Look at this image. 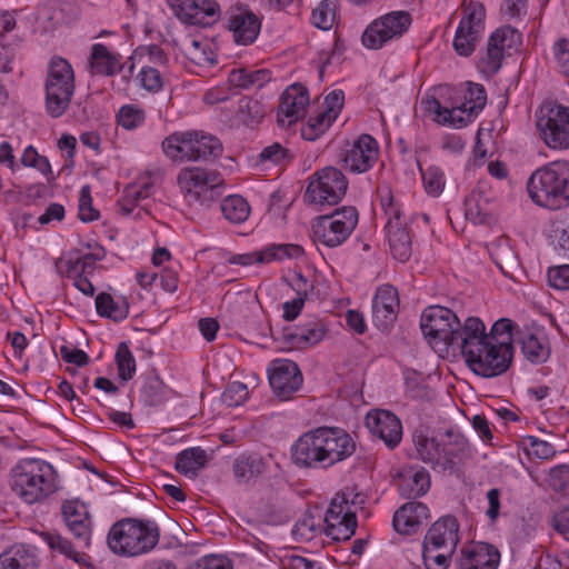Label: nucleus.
Here are the masks:
<instances>
[{
	"label": "nucleus",
	"mask_w": 569,
	"mask_h": 569,
	"mask_svg": "<svg viewBox=\"0 0 569 569\" xmlns=\"http://www.w3.org/2000/svg\"><path fill=\"white\" fill-rule=\"evenodd\" d=\"M481 32L457 28L453 39V48L460 56L468 57L475 49Z\"/></svg>",
	"instance_id": "obj_51"
},
{
	"label": "nucleus",
	"mask_w": 569,
	"mask_h": 569,
	"mask_svg": "<svg viewBox=\"0 0 569 569\" xmlns=\"http://www.w3.org/2000/svg\"><path fill=\"white\" fill-rule=\"evenodd\" d=\"M381 206L385 210V214L388 218L386 229H388L391 224H397V227L407 224L400 206L395 203V199L390 193L381 198Z\"/></svg>",
	"instance_id": "obj_58"
},
{
	"label": "nucleus",
	"mask_w": 569,
	"mask_h": 569,
	"mask_svg": "<svg viewBox=\"0 0 569 569\" xmlns=\"http://www.w3.org/2000/svg\"><path fill=\"white\" fill-rule=\"evenodd\" d=\"M466 219L473 224H482L487 222L489 217L487 199L481 192L472 191L465 200Z\"/></svg>",
	"instance_id": "obj_40"
},
{
	"label": "nucleus",
	"mask_w": 569,
	"mask_h": 569,
	"mask_svg": "<svg viewBox=\"0 0 569 569\" xmlns=\"http://www.w3.org/2000/svg\"><path fill=\"white\" fill-rule=\"evenodd\" d=\"M184 7L187 20L193 24H211L219 18V6L214 0H189Z\"/></svg>",
	"instance_id": "obj_30"
},
{
	"label": "nucleus",
	"mask_w": 569,
	"mask_h": 569,
	"mask_svg": "<svg viewBox=\"0 0 569 569\" xmlns=\"http://www.w3.org/2000/svg\"><path fill=\"white\" fill-rule=\"evenodd\" d=\"M79 219L83 222H91L99 219V211L92 207V198L89 186H83L80 190Z\"/></svg>",
	"instance_id": "obj_57"
},
{
	"label": "nucleus",
	"mask_w": 569,
	"mask_h": 569,
	"mask_svg": "<svg viewBox=\"0 0 569 569\" xmlns=\"http://www.w3.org/2000/svg\"><path fill=\"white\" fill-rule=\"evenodd\" d=\"M249 391L247 385L240 381L231 382L223 391L221 398L228 407L242 405L248 398Z\"/></svg>",
	"instance_id": "obj_55"
},
{
	"label": "nucleus",
	"mask_w": 569,
	"mask_h": 569,
	"mask_svg": "<svg viewBox=\"0 0 569 569\" xmlns=\"http://www.w3.org/2000/svg\"><path fill=\"white\" fill-rule=\"evenodd\" d=\"M41 538L53 552H58L69 559H72L78 565L88 563L89 557L83 552L77 551L72 543L60 533L46 531L41 532Z\"/></svg>",
	"instance_id": "obj_35"
},
{
	"label": "nucleus",
	"mask_w": 569,
	"mask_h": 569,
	"mask_svg": "<svg viewBox=\"0 0 569 569\" xmlns=\"http://www.w3.org/2000/svg\"><path fill=\"white\" fill-rule=\"evenodd\" d=\"M536 126L541 139L551 149H569V107L548 103L537 113Z\"/></svg>",
	"instance_id": "obj_15"
},
{
	"label": "nucleus",
	"mask_w": 569,
	"mask_h": 569,
	"mask_svg": "<svg viewBox=\"0 0 569 569\" xmlns=\"http://www.w3.org/2000/svg\"><path fill=\"white\" fill-rule=\"evenodd\" d=\"M379 153L378 142L370 134H361L342 158L345 169L353 173L368 171L377 161Z\"/></svg>",
	"instance_id": "obj_19"
},
{
	"label": "nucleus",
	"mask_w": 569,
	"mask_h": 569,
	"mask_svg": "<svg viewBox=\"0 0 569 569\" xmlns=\"http://www.w3.org/2000/svg\"><path fill=\"white\" fill-rule=\"evenodd\" d=\"M352 497V491L342 490L332 498L323 518V529L315 517L308 515L297 521L292 533L301 540H311L318 530H323L336 541L350 539L357 528L356 502Z\"/></svg>",
	"instance_id": "obj_2"
},
{
	"label": "nucleus",
	"mask_w": 569,
	"mask_h": 569,
	"mask_svg": "<svg viewBox=\"0 0 569 569\" xmlns=\"http://www.w3.org/2000/svg\"><path fill=\"white\" fill-rule=\"evenodd\" d=\"M463 101L451 108L443 107L438 99L428 98L425 103L427 112L435 114L433 120L441 124L461 128L475 120L487 103V92L482 84L468 82L462 96Z\"/></svg>",
	"instance_id": "obj_9"
},
{
	"label": "nucleus",
	"mask_w": 569,
	"mask_h": 569,
	"mask_svg": "<svg viewBox=\"0 0 569 569\" xmlns=\"http://www.w3.org/2000/svg\"><path fill=\"white\" fill-rule=\"evenodd\" d=\"M303 248L295 243H281L272 244L263 249L264 262H271L274 260L282 261L287 258L298 259L303 256Z\"/></svg>",
	"instance_id": "obj_46"
},
{
	"label": "nucleus",
	"mask_w": 569,
	"mask_h": 569,
	"mask_svg": "<svg viewBox=\"0 0 569 569\" xmlns=\"http://www.w3.org/2000/svg\"><path fill=\"white\" fill-rule=\"evenodd\" d=\"M97 312L113 321H122L128 317L129 303L126 300L114 301L111 295L101 292L96 297Z\"/></svg>",
	"instance_id": "obj_36"
},
{
	"label": "nucleus",
	"mask_w": 569,
	"mask_h": 569,
	"mask_svg": "<svg viewBox=\"0 0 569 569\" xmlns=\"http://www.w3.org/2000/svg\"><path fill=\"white\" fill-rule=\"evenodd\" d=\"M503 53L493 43H487L486 51L481 53L478 61L479 71L486 77L495 76L501 68Z\"/></svg>",
	"instance_id": "obj_44"
},
{
	"label": "nucleus",
	"mask_w": 569,
	"mask_h": 569,
	"mask_svg": "<svg viewBox=\"0 0 569 569\" xmlns=\"http://www.w3.org/2000/svg\"><path fill=\"white\" fill-rule=\"evenodd\" d=\"M118 375L123 381L130 380L136 372V360L126 342L118 346L116 352Z\"/></svg>",
	"instance_id": "obj_49"
},
{
	"label": "nucleus",
	"mask_w": 569,
	"mask_h": 569,
	"mask_svg": "<svg viewBox=\"0 0 569 569\" xmlns=\"http://www.w3.org/2000/svg\"><path fill=\"white\" fill-rule=\"evenodd\" d=\"M412 23L406 10L391 11L372 20L365 29L361 41L367 49L377 50L400 39Z\"/></svg>",
	"instance_id": "obj_14"
},
{
	"label": "nucleus",
	"mask_w": 569,
	"mask_h": 569,
	"mask_svg": "<svg viewBox=\"0 0 569 569\" xmlns=\"http://www.w3.org/2000/svg\"><path fill=\"white\" fill-rule=\"evenodd\" d=\"M169 393L170 389L157 375L149 376L141 388V398L148 406L162 403Z\"/></svg>",
	"instance_id": "obj_41"
},
{
	"label": "nucleus",
	"mask_w": 569,
	"mask_h": 569,
	"mask_svg": "<svg viewBox=\"0 0 569 569\" xmlns=\"http://www.w3.org/2000/svg\"><path fill=\"white\" fill-rule=\"evenodd\" d=\"M152 186L150 181L128 186L118 201L121 212L129 216L141 200L150 197Z\"/></svg>",
	"instance_id": "obj_39"
},
{
	"label": "nucleus",
	"mask_w": 569,
	"mask_h": 569,
	"mask_svg": "<svg viewBox=\"0 0 569 569\" xmlns=\"http://www.w3.org/2000/svg\"><path fill=\"white\" fill-rule=\"evenodd\" d=\"M335 13L331 7V2L325 0L319 3L317 8L313 9L311 13V23L322 30H328L331 28L333 22Z\"/></svg>",
	"instance_id": "obj_56"
},
{
	"label": "nucleus",
	"mask_w": 569,
	"mask_h": 569,
	"mask_svg": "<svg viewBox=\"0 0 569 569\" xmlns=\"http://www.w3.org/2000/svg\"><path fill=\"white\" fill-rule=\"evenodd\" d=\"M512 328H513V322L510 319H506V318L499 319L498 321H496L492 325L490 332L487 333V337H493L492 340H496V341L505 340L508 346H512V336H511Z\"/></svg>",
	"instance_id": "obj_63"
},
{
	"label": "nucleus",
	"mask_w": 569,
	"mask_h": 569,
	"mask_svg": "<svg viewBox=\"0 0 569 569\" xmlns=\"http://www.w3.org/2000/svg\"><path fill=\"white\" fill-rule=\"evenodd\" d=\"M146 111L137 104H126L117 113V122L127 130H133L143 124Z\"/></svg>",
	"instance_id": "obj_47"
},
{
	"label": "nucleus",
	"mask_w": 569,
	"mask_h": 569,
	"mask_svg": "<svg viewBox=\"0 0 569 569\" xmlns=\"http://www.w3.org/2000/svg\"><path fill=\"white\" fill-rule=\"evenodd\" d=\"M500 553L491 545L479 542L462 547L457 559V569H496Z\"/></svg>",
	"instance_id": "obj_26"
},
{
	"label": "nucleus",
	"mask_w": 569,
	"mask_h": 569,
	"mask_svg": "<svg viewBox=\"0 0 569 569\" xmlns=\"http://www.w3.org/2000/svg\"><path fill=\"white\" fill-rule=\"evenodd\" d=\"M293 286L297 290V297L293 300L286 301L283 303V318L287 321H292L299 316L308 292L313 288V286L301 273L296 274Z\"/></svg>",
	"instance_id": "obj_37"
},
{
	"label": "nucleus",
	"mask_w": 569,
	"mask_h": 569,
	"mask_svg": "<svg viewBox=\"0 0 569 569\" xmlns=\"http://www.w3.org/2000/svg\"><path fill=\"white\" fill-rule=\"evenodd\" d=\"M302 375L296 362L276 360L269 375V383L273 392L281 399L288 400L302 385Z\"/></svg>",
	"instance_id": "obj_17"
},
{
	"label": "nucleus",
	"mask_w": 569,
	"mask_h": 569,
	"mask_svg": "<svg viewBox=\"0 0 569 569\" xmlns=\"http://www.w3.org/2000/svg\"><path fill=\"white\" fill-rule=\"evenodd\" d=\"M422 547V558L427 569H448L452 553L442 550V548Z\"/></svg>",
	"instance_id": "obj_52"
},
{
	"label": "nucleus",
	"mask_w": 569,
	"mask_h": 569,
	"mask_svg": "<svg viewBox=\"0 0 569 569\" xmlns=\"http://www.w3.org/2000/svg\"><path fill=\"white\" fill-rule=\"evenodd\" d=\"M46 110L52 118L61 117L68 109L74 92V74L71 64L61 57L51 59L46 79Z\"/></svg>",
	"instance_id": "obj_10"
},
{
	"label": "nucleus",
	"mask_w": 569,
	"mask_h": 569,
	"mask_svg": "<svg viewBox=\"0 0 569 569\" xmlns=\"http://www.w3.org/2000/svg\"><path fill=\"white\" fill-rule=\"evenodd\" d=\"M57 471L46 460L24 458L10 470L11 491L24 503L42 502L58 489Z\"/></svg>",
	"instance_id": "obj_3"
},
{
	"label": "nucleus",
	"mask_w": 569,
	"mask_h": 569,
	"mask_svg": "<svg viewBox=\"0 0 569 569\" xmlns=\"http://www.w3.org/2000/svg\"><path fill=\"white\" fill-rule=\"evenodd\" d=\"M159 539L160 529L154 521L127 518L112 525L107 543L114 555L137 557L151 551Z\"/></svg>",
	"instance_id": "obj_6"
},
{
	"label": "nucleus",
	"mask_w": 569,
	"mask_h": 569,
	"mask_svg": "<svg viewBox=\"0 0 569 569\" xmlns=\"http://www.w3.org/2000/svg\"><path fill=\"white\" fill-rule=\"evenodd\" d=\"M419 168L427 193L438 197L443 191L446 184L445 172L437 166H430L426 170H422L421 167Z\"/></svg>",
	"instance_id": "obj_48"
},
{
	"label": "nucleus",
	"mask_w": 569,
	"mask_h": 569,
	"mask_svg": "<svg viewBox=\"0 0 569 569\" xmlns=\"http://www.w3.org/2000/svg\"><path fill=\"white\" fill-rule=\"evenodd\" d=\"M206 450L193 447L181 451L176 459V470L183 476L194 477L207 463Z\"/></svg>",
	"instance_id": "obj_32"
},
{
	"label": "nucleus",
	"mask_w": 569,
	"mask_h": 569,
	"mask_svg": "<svg viewBox=\"0 0 569 569\" xmlns=\"http://www.w3.org/2000/svg\"><path fill=\"white\" fill-rule=\"evenodd\" d=\"M406 226L391 224L386 229L391 254L401 262L408 261L412 252V241Z\"/></svg>",
	"instance_id": "obj_29"
},
{
	"label": "nucleus",
	"mask_w": 569,
	"mask_h": 569,
	"mask_svg": "<svg viewBox=\"0 0 569 569\" xmlns=\"http://www.w3.org/2000/svg\"><path fill=\"white\" fill-rule=\"evenodd\" d=\"M358 217V211L352 206L318 217L311 227L313 242L328 248L341 246L356 229Z\"/></svg>",
	"instance_id": "obj_11"
},
{
	"label": "nucleus",
	"mask_w": 569,
	"mask_h": 569,
	"mask_svg": "<svg viewBox=\"0 0 569 569\" xmlns=\"http://www.w3.org/2000/svg\"><path fill=\"white\" fill-rule=\"evenodd\" d=\"M61 515L66 526L74 538L89 547L91 538V519L87 506L79 499L66 500L61 506Z\"/></svg>",
	"instance_id": "obj_23"
},
{
	"label": "nucleus",
	"mask_w": 569,
	"mask_h": 569,
	"mask_svg": "<svg viewBox=\"0 0 569 569\" xmlns=\"http://www.w3.org/2000/svg\"><path fill=\"white\" fill-rule=\"evenodd\" d=\"M141 86L149 91H159L162 88V78L158 69L154 67H142L138 74Z\"/></svg>",
	"instance_id": "obj_62"
},
{
	"label": "nucleus",
	"mask_w": 569,
	"mask_h": 569,
	"mask_svg": "<svg viewBox=\"0 0 569 569\" xmlns=\"http://www.w3.org/2000/svg\"><path fill=\"white\" fill-rule=\"evenodd\" d=\"M220 209L223 217L234 224L244 222L250 214L248 201L239 194L226 197L221 201Z\"/></svg>",
	"instance_id": "obj_38"
},
{
	"label": "nucleus",
	"mask_w": 569,
	"mask_h": 569,
	"mask_svg": "<svg viewBox=\"0 0 569 569\" xmlns=\"http://www.w3.org/2000/svg\"><path fill=\"white\" fill-rule=\"evenodd\" d=\"M309 104V93L306 87L293 83L288 87L280 98L277 111L279 126L289 127L303 117Z\"/></svg>",
	"instance_id": "obj_20"
},
{
	"label": "nucleus",
	"mask_w": 569,
	"mask_h": 569,
	"mask_svg": "<svg viewBox=\"0 0 569 569\" xmlns=\"http://www.w3.org/2000/svg\"><path fill=\"white\" fill-rule=\"evenodd\" d=\"M335 121L328 113L320 111L309 117L308 122L301 128V136L305 140L315 141L322 136Z\"/></svg>",
	"instance_id": "obj_43"
},
{
	"label": "nucleus",
	"mask_w": 569,
	"mask_h": 569,
	"mask_svg": "<svg viewBox=\"0 0 569 569\" xmlns=\"http://www.w3.org/2000/svg\"><path fill=\"white\" fill-rule=\"evenodd\" d=\"M240 111L248 124L258 123L266 112L263 106L254 99L241 100Z\"/></svg>",
	"instance_id": "obj_60"
},
{
	"label": "nucleus",
	"mask_w": 569,
	"mask_h": 569,
	"mask_svg": "<svg viewBox=\"0 0 569 569\" xmlns=\"http://www.w3.org/2000/svg\"><path fill=\"white\" fill-rule=\"evenodd\" d=\"M164 154L177 161H213L223 151L218 138L200 131L174 132L162 142Z\"/></svg>",
	"instance_id": "obj_8"
},
{
	"label": "nucleus",
	"mask_w": 569,
	"mask_h": 569,
	"mask_svg": "<svg viewBox=\"0 0 569 569\" xmlns=\"http://www.w3.org/2000/svg\"><path fill=\"white\" fill-rule=\"evenodd\" d=\"M89 62L92 72L102 76L113 74L119 64L117 56L111 53L102 43L92 46Z\"/></svg>",
	"instance_id": "obj_34"
},
{
	"label": "nucleus",
	"mask_w": 569,
	"mask_h": 569,
	"mask_svg": "<svg viewBox=\"0 0 569 569\" xmlns=\"http://www.w3.org/2000/svg\"><path fill=\"white\" fill-rule=\"evenodd\" d=\"M527 190L540 207L550 210L569 207V161H553L537 169L528 180Z\"/></svg>",
	"instance_id": "obj_4"
},
{
	"label": "nucleus",
	"mask_w": 569,
	"mask_h": 569,
	"mask_svg": "<svg viewBox=\"0 0 569 569\" xmlns=\"http://www.w3.org/2000/svg\"><path fill=\"white\" fill-rule=\"evenodd\" d=\"M527 453L538 459L548 460L556 455L555 447L548 441L529 436L525 440Z\"/></svg>",
	"instance_id": "obj_54"
},
{
	"label": "nucleus",
	"mask_w": 569,
	"mask_h": 569,
	"mask_svg": "<svg viewBox=\"0 0 569 569\" xmlns=\"http://www.w3.org/2000/svg\"><path fill=\"white\" fill-rule=\"evenodd\" d=\"M429 518L428 507L419 501L402 505L393 515L392 526L400 535H412Z\"/></svg>",
	"instance_id": "obj_28"
},
{
	"label": "nucleus",
	"mask_w": 569,
	"mask_h": 569,
	"mask_svg": "<svg viewBox=\"0 0 569 569\" xmlns=\"http://www.w3.org/2000/svg\"><path fill=\"white\" fill-rule=\"evenodd\" d=\"M266 470V462L259 455L240 456L233 462V475L243 483L259 477Z\"/></svg>",
	"instance_id": "obj_33"
},
{
	"label": "nucleus",
	"mask_w": 569,
	"mask_h": 569,
	"mask_svg": "<svg viewBox=\"0 0 569 569\" xmlns=\"http://www.w3.org/2000/svg\"><path fill=\"white\" fill-rule=\"evenodd\" d=\"M520 343L523 357L532 363H543L550 357V345L545 335L529 333Z\"/></svg>",
	"instance_id": "obj_31"
},
{
	"label": "nucleus",
	"mask_w": 569,
	"mask_h": 569,
	"mask_svg": "<svg viewBox=\"0 0 569 569\" xmlns=\"http://www.w3.org/2000/svg\"><path fill=\"white\" fill-rule=\"evenodd\" d=\"M228 29L232 32L236 43L248 46L257 39L261 22L253 12L237 8L229 13Z\"/></svg>",
	"instance_id": "obj_27"
},
{
	"label": "nucleus",
	"mask_w": 569,
	"mask_h": 569,
	"mask_svg": "<svg viewBox=\"0 0 569 569\" xmlns=\"http://www.w3.org/2000/svg\"><path fill=\"white\" fill-rule=\"evenodd\" d=\"M188 569H233L228 558L220 556H206L190 565Z\"/></svg>",
	"instance_id": "obj_64"
},
{
	"label": "nucleus",
	"mask_w": 569,
	"mask_h": 569,
	"mask_svg": "<svg viewBox=\"0 0 569 569\" xmlns=\"http://www.w3.org/2000/svg\"><path fill=\"white\" fill-rule=\"evenodd\" d=\"M177 183L190 206H208L217 189L223 184V178L216 170L191 167L180 170Z\"/></svg>",
	"instance_id": "obj_12"
},
{
	"label": "nucleus",
	"mask_w": 569,
	"mask_h": 569,
	"mask_svg": "<svg viewBox=\"0 0 569 569\" xmlns=\"http://www.w3.org/2000/svg\"><path fill=\"white\" fill-rule=\"evenodd\" d=\"M291 458L301 468H327L319 428L303 433L293 443Z\"/></svg>",
	"instance_id": "obj_16"
},
{
	"label": "nucleus",
	"mask_w": 569,
	"mask_h": 569,
	"mask_svg": "<svg viewBox=\"0 0 569 569\" xmlns=\"http://www.w3.org/2000/svg\"><path fill=\"white\" fill-rule=\"evenodd\" d=\"M347 189L345 174L337 168L326 167L310 177L305 198L320 208L331 207L342 200Z\"/></svg>",
	"instance_id": "obj_13"
},
{
	"label": "nucleus",
	"mask_w": 569,
	"mask_h": 569,
	"mask_svg": "<svg viewBox=\"0 0 569 569\" xmlns=\"http://www.w3.org/2000/svg\"><path fill=\"white\" fill-rule=\"evenodd\" d=\"M485 17L486 10L482 3L470 1L465 7V16L459 22L458 28L482 32Z\"/></svg>",
	"instance_id": "obj_45"
},
{
	"label": "nucleus",
	"mask_w": 569,
	"mask_h": 569,
	"mask_svg": "<svg viewBox=\"0 0 569 569\" xmlns=\"http://www.w3.org/2000/svg\"><path fill=\"white\" fill-rule=\"evenodd\" d=\"M104 256V249L102 247H97L92 252L86 253L76 259H69L68 266H70L71 272H88L93 269L94 261L102 260Z\"/></svg>",
	"instance_id": "obj_53"
},
{
	"label": "nucleus",
	"mask_w": 569,
	"mask_h": 569,
	"mask_svg": "<svg viewBox=\"0 0 569 569\" xmlns=\"http://www.w3.org/2000/svg\"><path fill=\"white\" fill-rule=\"evenodd\" d=\"M420 328L429 346L440 357H446L450 350L456 352L461 348L466 321L461 323L449 308L430 306L420 317Z\"/></svg>",
	"instance_id": "obj_5"
},
{
	"label": "nucleus",
	"mask_w": 569,
	"mask_h": 569,
	"mask_svg": "<svg viewBox=\"0 0 569 569\" xmlns=\"http://www.w3.org/2000/svg\"><path fill=\"white\" fill-rule=\"evenodd\" d=\"M461 352L469 369L485 378L506 372L512 361L513 346L487 337L486 326L478 317H468L463 332Z\"/></svg>",
	"instance_id": "obj_1"
},
{
	"label": "nucleus",
	"mask_w": 569,
	"mask_h": 569,
	"mask_svg": "<svg viewBox=\"0 0 569 569\" xmlns=\"http://www.w3.org/2000/svg\"><path fill=\"white\" fill-rule=\"evenodd\" d=\"M366 426L370 432L380 438L388 448L393 449L402 438V426L399 418L390 411L377 410L366 417Z\"/></svg>",
	"instance_id": "obj_22"
},
{
	"label": "nucleus",
	"mask_w": 569,
	"mask_h": 569,
	"mask_svg": "<svg viewBox=\"0 0 569 569\" xmlns=\"http://www.w3.org/2000/svg\"><path fill=\"white\" fill-rule=\"evenodd\" d=\"M327 328L318 318L307 319L296 329L287 328L282 332V340L291 349H307L318 345L325 338Z\"/></svg>",
	"instance_id": "obj_24"
},
{
	"label": "nucleus",
	"mask_w": 569,
	"mask_h": 569,
	"mask_svg": "<svg viewBox=\"0 0 569 569\" xmlns=\"http://www.w3.org/2000/svg\"><path fill=\"white\" fill-rule=\"evenodd\" d=\"M34 557L23 548L4 552L0 556V569H34Z\"/></svg>",
	"instance_id": "obj_42"
},
{
	"label": "nucleus",
	"mask_w": 569,
	"mask_h": 569,
	"mask_svg": "<svg viewBox=\"0 0 569 569\" xmlns=\"http://www.w3.org/2000/svg\"><path fill=\"white\" fill-rule=\"evenodd\" d=\"M398 309V290L390 284L378 287L372 300V321L375 326L381 331L388 330L397 319Z\"/></svg>",
	"instance_id": "obj_21"
},
{
	"label": "nucleus",
	"mask_w": 569,
	"mask_h": 569,
	"mask_svg": "<svg viewBox=\"0 0 569 569\" xmlns=\"http://www.w3.org/2000/svg\"><path fill=\"white\" fill-rule=\"evenodd\" d=\"M549 486L557 492H562L568 488L569 465L562 463L550 469Z\"/></svg>",
	"instance_id": "obj_61"
},
{
	"label": "nucleus",
	"mask_w": 569,
	"mask_h": 569,
	"mask_svg": "<svg viewBox=\"0 0 569 569\" xmlns=\"http://www.w3.org/2000/svg\"><path fill=\"white\" fill-rule=\"evenodd\" d=\"M412 440L418 458L441 471L452 469L469 451L468 440L453 430H447L443 435L436 437L415 431Z\"/></svg>",
	"instance_id": "obj_7"
},
{
	"label": "nucleus",
	"mask_w": 569,
	"mask_h": 569,
	"mask_svg": "<svg viewBox=\"0 0 569 569\" xmlns=\"http://www.w3.org/2000/svg\"><path fill=\"white\" fill-rule=\"evenodd\" d=\"M488 42L496 44L498 50L505 53L507 49H511L520 42V33L515 28L503 26L491 33Z\"/></svg>",
	"instance_id": "obj_50"
},
{
	"label": "nucleus",
	"mask_w": 569,
	"mask_h": 569,
	"mask_svg": "<svg viewBox=\"0 0 569 569\" xmlns=\"http://www.w3.org/2000/svg\"><path fill=\"white\" fill-rule=\"evenodd\" d=\"M326 467L346 460L356 450V443L348 432L340 428L319 427Z\"/></svg>",
	"instance_id": "obj_18"
},
{
	"label": "nucleus",
	"mask_w": 569,
	"mask_h": 569,
	"mask_svg": "<svg viewBox=\"0 0 569 569\" xmlns=\"http://www.w3.org/2000/svg\"><path fill=\"white\" fill-rule=\"evenodd\" d=\"M549 284L558 290L569 289V264L550 267L547 271Z\"/></svg>",
	"instance_id": "obj_59"
},
{
	"label": "nucleus",
	"mask_w": 569,
	"mask_h": 569,
	"mask_svg": "<svg viewBox=\"0 0 569 569\" xmlns=\"http://www.w3.org/2000/svg\"><path fill=\"white\" fill-rule=\"evenodd\" d=\"M459 542V522L453 516H443L427 531L423 546L442 548L452 553Z\"/></svg>",
	"instance_id": "obj_25"
}]
</instances>
